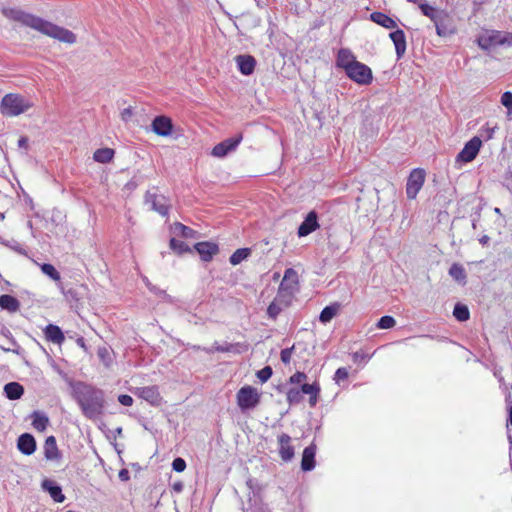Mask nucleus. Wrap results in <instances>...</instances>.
Returning <instances> with one entry per match:
<instances>
[{"mask_svg":"<svg viewBox=\"0 0 512 512\" xmlns=\"http://www.w3.org/2000/svg\"><path fill=\"white\" fill-rule=\"evenodd\" d=\"M1 12L6 18L19 22L24 26L30 27L60 42L68 44L76 42V36L72 31L21 9L3 7Z\"/></svg>","mask_w":512,"mask_h":512,"instance_id":"f257e3e1","label":"nucleus"},{"mask_svg":"<svg viewBox=\"0 0 512 512\" xmlns=\"http://www.w3.org/2000/svg\"><path fill=\"white\" fill-rule=\"evenodd\" d=\"M69 386L73 399L86 418L96 420L104 414L106 399L102 389L83 381L73 380L69 381Z\"/></svg>","mask_w":512,"mask_h":512,"instance_id":"f03ea898","label":"nucleus"},{"mask_svg":"<svg viewBox=\"0 0 512 512\" xmlns=\"http://www.w3.org/2000/svg\"><path fill=\"white\" fill-rule=\"evenodd\" d=\"M478 45L483 50H491L498 46L511 47L512 33L492 30L478 39Z\"/></svg>","mask_w":512,"mask_h":512,"instance_id":"7ed1b4c3","label":"nucleus"},{"mask_svg":"<svg viewBox=\"0 0 512 512\" xmlns=\"http://www.w3.org/2000/svg\"><path fill=\"white\" fill-rule=\"evenodd\" d=\"M29 108L23 97L17 94H7L1 101V112L6 116H17Z\"/></svg>","mask_w":512,"mask_h":512,"instance_id":"20e7f679","label":"nucleus"},{"mask_svg":"<svg viewBox=\"0 0 512 512\" xmlns=\"http://www.w3.org/2000/svg\"><path fill=\"white\" fill-rule=\"evenodd\" d=\"M236 398L237 405L242 411L254 409L260 403V394L257 389L249 385L240 388Z\"/></svg>","mask_w":512,"mask_h":512,"instance_id":"39448f33","label":"nucleus"},{"mask_svg":"<svg viewBox=\"0 0 512 512\" xmlns=\"http://www.w3.org/2000/svg\"><path fill=\"white\" fill-rule=\"evenodd\" d=\"M346 75L354 82L360 85H368L373 80V74L370 67L366 64L356 61L347 71Z\"/></svg>","mask_w":512,"mask_h":512,"instance_id":"423d86ee","label":"nucleus"},{"mask_svg":"<svg viewBox=\"0 0 512 512\" xmlns=\"http://www.w3.org/2000/svg\"><path fill=\"white\" fill-rule=\"evenodd\" d=\"M425 175V170L420 168L411 171L406 183V194L409 199L416 198L425 182Z\"/></svg>","mask_w":512,"mask_h":512,"instance_id":"0eeeda50","label":"nucleus"},{"mask_svg":"<svg viewBox=\"0 0 512 512\" xmlns=\"http://www.w3.org/2000/svg\"><path fill=\"white\" fill-rule=\"evenodd\" d=\"M482 146V139L479 136H474L467 143L456 157L457 162L468 163L473 161L479 153Z\"/></svg>","mask_w":512,"mask_h":512,"instance_id":"6e6552de","label":"nucleus"},{"mask_svg":"<svg viewBox=\"0 0 512 512\" xmlns=\"http://www.w3.org/2000/svg\"><path fill=\"white\" fill-rule=\"evenodd\" d=\"M242 139V133H239L231 138L223 140L213 147L211 155L217 158H223L227 156L230 152L234 151L238 147Z\"/></svg>","mask_w":512,"mask_h":512,"instance_id":"1a4fd4ad","label":"nucleus"},{"mask_svg":"<svg viewBox=\"0 0 512 512\" xmlns=\"http://www.w3.org/2000/svg\"><path fill=\"white\" fill-rule=\"evenodd\" d=\"M298 284V274L293 268L284 272V277L279 285L278 296L291 297Z\"/></svg>","mask_w":512,"mask_h":512,"instance_id":"9d476101","label":"nucleus"},{"mask_svg":"<svg viewBox=\"0 0 512 512\" xmlns=\"http://www.w3.org/2000/svg\"><path fill=\"white\" fill-rule=\"evenodd\" d=\"M145 202L150 204L152 210L158 212L162 216H166L169 212L168 201L163 195H158L148 191L145 195Z\"/></svg>","mask_w":512,"mask_h":512,"instance_id":"9b49d317","label":"nucleus"},{"mask_svg":"<svg viewBox=\"0 0 512 512\" xmlns=\"http://www.w3.org/2000/svg\"><path fill=\"white\" fill-rule=\"evenodd\" d=\"M152 131L159 136H169L173 131L171 118L165 115L156 116L152 121Z\"/></svg>","mask_w":512,"mask_h":512,"instance_id":"f8f14e48","label":"nucleus"},{"mask_svg":"<svg viewBox=\"0 0 512 512\" xmlns=\"http://www.w3.org/2000/svg\"><path fill=\"white\" fill-rule=\"evenodd\" d=\"M320 227L318 223V214L316 211H310L303 222L299 225L297 234L299 237H305L316 231Z\"/></svg>","mask_w":512,"mask_h":512,"instance_id":"ddd939ff","label":"nucleus"},{"mask_svg":"<svg viewBox=\"0 0 512 512\" xmlns=\"http://www.w3.org/2000/svg\"><path fill=\"white\" fill-rule=\"evenodd\" d=\"M292 438L286 434L282 433L278 436V445H279V455L280 458L284 462H290L295 455L294 446L291 444Z\"/></svg>","mask_w":512,"mask_h":512,"instance_id":"4468645a","label":"nucleus"},{"mask_svg":"<svg viewBox=\"0 0 512 512\" xmlns=\"http://www.w3.org/2000/svg\"><path fill=\"white\" fill-rule=\"evenodd\" d=\"M136 395L153 406L160 405L162 400L159 389L156 385L140 387L137 389Z\"/></svg>","mask_w":512,"mask_h":512,"instance_id":"2eb2a0df","label":"nucleus"},{"mask_svg":"<svg viewBox=\"0 0 512 512\" xmlns=\"http://www.w3.org/2000/svg\"><path fill=\"white\" fill-rule=\"evenodd\" d=\"M194 249L204 262L211 261L213 256L219 252L218 245L210 241L198 242L194 245Z\"/></svg>","mask_w":512,"mask_h":512,"instance_id":"dca6fc26","label":"nucleus"},{"mask_svg":"<svg viewBox=\"0 0 512 512\" xmlns=\"http://www.w3.org/2000/svg\"><path fill=\"white\" fill-rule=\"evenodd\" d=\"M37 444L34 436L30 433H23L17 439V448L24 455H32Z\"/></svg>","mask_w":512,"mask_h":512,"instance_id":"f3484780","label":"nucleus"},{"mask_svg":"<svg viewBox=\"0 0 512 512\" xmlns=\"http://www.w3.org/2000/svg\"><path fill=\"white\" fill-rule=\"evenodd\" d=\"M235 61L238 67V70L241 72V74L248 76L251 75L256 66V60L251 55H237L235 57Z\"/></svg>","mask_w":512,"mask_h":512,"instance_id":"a211bd4d","label":"nucleus"},{"mask_svg":"<svg viewBox=\"0 0 512 512\" xmlns=\"http://www.w3.org/2000/svg\"><path fill=\"white\" fill-rule=\"evenodd\" d=\"M389 38L395 46L397 58H402L406 52V36L404 31L395 28V30L389 34Z\"/></svg>","mask_w":512,"mask_h":512,"instance_id":"6ab92c4d","label":"nucleus"},{"mask_svg":"<svg viewBox=\"0 0 512 512\" xmlns=\"http://www.w3.org/2000/svg\"><path fill=\"white\" fill-rule=\"evenodd\" d=\"M41 487L44 491L48 492L51 498L58 503H62L65 500V495L62 493V488L59 484L51 479H44L41 483Z\"/></svg>","mask_w":512,"mask_h":512,"instance_id":"aec40b11","label":"nucleus"},{"mask_svg":"<svg viewBox=\"0 0 512 512\" xmlns=\"http://www.w3.org/2000/svg\"><path fill=\"white\" fill-rule=\"evenodd\" d=\"M315 455H316V445L311 443L307 446L302 453L301 459V469L304 472L311 471L315 468Z\"/></svg>","mask_w":512,"mask_h":512,"instance_id":"412c9836","label":"nucleus"},{"mask_svg":"<svg viewBox=\"0 0 512 512\" xmlns=\"http://www.w3.org/2000/svg\"><path fill=\"white\" fill-rule=\"evenodd\" d=\"M356 57L347 48H341L336 57V66L345 72L356 62Z\"/></svg>","mask_w":512,"mask_h":512,"instance_id":"4be33fe9","label":"nucleus"},{"mask_svg":"<svg viewBox=\"0 0 512 512\" xmlns=\"http://www.w3.org/2000/svg\"><path fill=\"white\" fill-rule=\"evenodd\" d=\"M44 457L47 460H51V461H58L61 458V454L57 447L56 438L54 436H49L45 440Z\"/></svg>","mask_w":512,"mask_h":512,"instance_id":"5701e85b","label":"nucleus"},{"mask_svg":"<svg viewBox=\"0 0 512 512\" xmlns=\"http://www.w3.org/2000/svg\"><path fill=\"white\" fill-rule=\"evenodd\" d=\"M46 339L54 344H62L65 340L64 333L61 328L54 324H49L44 329Z\"/></svg>","mask_w":512,"mask_h":512,"instance_id":"b1692460","label":"nucleus"},{"mask_svg":"<svg viewBox=\"0 0 512 512\" xmlns=\"http://www.w3.org/2000/svg\"><path fill=\"white\" fill-rule=\"evenodd\" d=\"M369 19L372 22H374V23H376V24H378V25H380V26H382V27H384L386 29H395V28H397L396 21L394 19H392L390 16H388L387 14L383 13V12H378V11L373 12V13L370 14Z\"/></svg>","mask_w":512,"mask_h":512,"instance_id":"393cba45","label":"nucleus"},{"mask_svg":"<svg viewBox=\"0 0 512 512\" xmlns=\"http://www.w3.org/2000/svg\"><path fill=\"white\" fill-rule=\"evenodd\" d=\"M4 393L9 400H18L24 394V387L18 382H9L4 386Z\"/></svg>","mask_w":512,"mask_h":512,"instance_id":"a878e982","label":"nucleus"},{"mask_svg":"<svg viewBox=\"0 0 512 512\" xmlns=\"http://www.w3.org/2000/svg\"><path fill=\"white\" fill-rule=\"evenodd\" d=\"M0 307L10 313H15L20 308V302L12 295L3 294L0 296Z\"/></svg>","mask_w":512,"mask_h":512,"instance_id":"bb28decb","label":"nucleus"},{"mask_svg":"<svg viewBox=\"0 0 512 512\" xmlns=\"http://www.w3.org/2000/svg\"><path fill=\"white\" fill-rule=\"evenodd\" d=\"M340 307L341 305L337 302L324 307L319 316L320 322L324 324L330 322L337 315Z\"/></svg>","mask_w":512,"mask_h":512,"instance_id":"cd10ccee","label":"nucleus"},{"mask_svg":"<svg viewBox=\"0 0 512 512\" xmlns=\"http://www.w3.org/2000/svg\"><path fill=\"white\" fill-rule=\"evenodd\" d=\"M449 275L459 283H466L467 274L464 267L459 263H453L449 268Z\"/></svg>","mask_w":512,"mask_h":512,"instance_id":"c85d7f7f","label":"nucleus"},{"mask_svg":"<svg viewBox=\"0 0 512 512\" xmlns=\"http://www.w3.org/2000/svg\"><path fill=\"white\" fill-rule=\"evenodd\" d=\"M114 153L111 148H100L94 152L93 159L98 163H109L113 159Z\"/></svg>","mask_w":512,"mask_h":512,"instance_id":"c756f323","label":"nucleus"},{"mask_svg":"<svg viewBox=\"0 0 512 512\" xmlns=\"http://www.w3.org/2000/svg\"><path fill=\"white\" fill-rule=\"evenodd\" d=\"M31 417L33 418L32 425L36 430L42 432L47 428L49 419L45 414L34 411Z\"/></svg>","mask_w":512,"mask_h":512,"instance_id":"7c9ffc66","label":"nucleus"},{"mask_svg":"<svg viewBox=\"0 0 512 512\" xmlns=\"http://www.w3.org/2000/svg\"><path fill=\"white\" fill-rule=\"evenodd\" d=\"M172 230L174 234L182 236L184 238H195L197 234L195 230L180 222L174 223Z\"/></svg>","mask_w":512,"mask_h":512,"instance_id":"2f4dec72","label":"nucleus"},{"mask_svg":"<svg viewBox=\"0 0 512 512\" xmlns=\"http://www.w3.org/2000/svg\"><path fill=\"white\" fill-rule=\"evenodd\" d=\"M250 255V248H239L230 256L229 262L235 266L246 260Z\"/></svg>","mask_w":512,"mask_h":512,"instance_id":"473e14b6","label":"nucleus"},{"mask_svg":"<svg viewBox=\"0 0 512 512\" xmlns=\"http://www.w3.org/2000/svg\"><path fill=\"white\" fill-rule=\"evenodd\" d=\"M420 10L423 15L429 17L434 23L442 18V12L435 9L433 6L425 3H420Z\"/></svg>","mask_w":512,"mask_h":512,"instance_id":"72a5a7b5","label":"nucleus"},{"mask_svg":"<svg viewBox=\"0 0 512 512\" xmlns=\"http://www.w3.org/2000/svg\"><path fill=\"white\" fill-rule=\"evenodd\" d=\"M453 316L460 322L467 321L470 318L468 307L462 303H457L453 309Z\"/></svg>","mask_w":512,"mask_h":512,"instance_id":"f704fd0d","label":"nucleus"},{"mask_svg":"<svg viewBox=\"0 0 512 512\" xmlns=\"http://www.w3.org/2000/svg\"><path fill=\"white\" fill-rule=\"evenodd\" d=\"M287 402L290 405L299 404L303 400V394L300 388H290L286 392Z\"/></svg>","mask_w":512,"mask_h":512,"instance_id":"c9c22d12","label":"nucleus"},{"mask_svg":"<svg viewBox=\"0 0 512 512\" xmlns=\"http://www.w3.org/2000/svg\"><path fill=\"white\" fill-rule=\"evenodd\" d=\"M285 296H278L275 298L273 302L270 303V305L267 308V314L269 318L276 319L277 316L281 313L282 307L278 304V301H280V298H284Z\"/></svg>","mask_w":512,"mask_h":512,"instance_id":"e433bc0d","label":"nucleus"},{"mask_svg":"<svg viewBox=\"0 0 512 512\" xmlns=\"http://www.w3.org/2000/svg\"><path fill=\"white\" fill-rule=\"evenodd\" d=\"M170 248L180 255L185 252H192L186 243L181 240H177L176 238L170 239Z\"/></svg>","mask_w":512,"mask_h":512,"instance_id":"4c0bfd02","label":"nucleus"},{"mask_svg":"<svg viewBox=\"0 0 512 512\" xmlns=\"http://www.w3.org/2000/svg\"><path fill=\"white\" fill-rule=\"evenodd\" d=\"M41 271L54 281H59L61 278L60 273L56 270V268L52 264H49V263L42 264Z\"/></svg>","mask_w":512,"mask_h":512,"instance_id":"58836bf2","label":"nucleus"},{"mask_svg":"<svg viewBox=\"0 0 512 512\" xmlns=\"http://www.w3.org/2000/svg\"><path fill=\"white\" fill-rule=\"evenodd\" d=\"M396 324L395 319L392 316L385 315L382 316L377 322V328L379 329H390L393 328Z\"/></svg>","mask_w":512,"mask_h":512,"instance_id":"ea45409f","label":"nucleus"},{"mask_svg":"<svg viewBox=\"0 0 512 512\" xmlns=\"http://www.w3.org/2000/svg\"><path fill=\"white\" fill-rule=\"evenodd\" d=\"M302 394H308L309 396L312 394L320 393V385L317 382L312 384L304 383L300 387Z\"/></svg>","mask_w":512,"mask_h":512,"instance_id":"a19ab883","label":"nucleus"},{"mask_svg":"<svg viewBox=\"0 0 512 512\" xmlns=\"http://www.w3.org/2000/svg\"><path fill=\"white\" fill-rule=\"evenodd\" d=\"M496 129H498V126L496 124L494 126H489V124H486V126L480 129L479 137L483 138L485 141H488L493 138Z\"/></svg>","mask_w":512,"mask_h":512,"instance_id":"79ce46f5","label":"nucleus"},{"mask_svg":"<svg viewBox=\"0 0 512 512\" xmlns=\"http://www.w3.org/2000/svg\"><path fill=\"white\" fill-rule=\"evenodd\" d=\"M273 374V370L270 366H265L261 370L257 371L256 376L262 382H267Z\"/></svg>","mask_w":512,"mask_h":512,"instance_id":"37998d69","label":"nucleus"},{"mask_svg":"<svg viewBox=\"0 0 512 512\" xmlns=\"http://www.w3.org/2000/svg\"><path fill=\"white\" fill-rule=\"evenodd\" d=\"M434 24L436 28V33L439 36L446 37L452 33V31L443 23L442 18H440Z\"/></svg>","mask_w":512,"mask_h":512,"instance_id":"c03bdc74","label":"nucleus"},{"mask_svg":"<svg viewBox=\"0 0 512 512\" xmlns=\"http://www.w3.org/2000/svg\"><path fill=\"white\" fill-rule=\"evenodd\" d=\"M10 342H11V345L12 347H3V346H0V348L5 351V352H13L17 355H21L23 354L24 350L21 348V346L15 341L14 338H10Z\"/></svg>","mask_w":512,"mask_h":512,"instance_id":"a18cd8bd","label":"nucleus"},{"mask_svg":"<svg viewBox=\"0 0 512 512\" xmlns=\"http://www.w3.org/2000/svg\"><path fill=\"white\" fill-rule=\"evenodd\" d=\"M501 104L512 112V92L506 91L501 96Z\"/></svg>","mask_w":512,"mask_h":512,"instance_id":"49530a36","label":"nucleus"},{"mask_svg":"<svg viewBox=\"0 0 512 512\" xmlns=\"http://www.w3.org/2000/svg\"><path fill=\"white\" fill-rule=\"evenodd\" d=\"M348 369L345 367H340L336 370L334 375V380L336 383H340L341 381H344L348 378Z\"/></svg>","mask_w":512,"mask_h":512,"instance_id":"de8ad7c7","label":"nucleus"},{"mask_svg":"<svg viewBox=\"0 0 512 512\" xmlns=\"http://www.w3.org/2000/svg\"><path fill=\"white\" fill-rule=\"evenodd\" d=\"M172 468L176 472H183L186 469V461L181 457H177L172 462Z\"/></svg>","mask_w":512,"mask_h":512,"instance_id":"09e8293b","label":"nucleus"},{"mask_svg":"<svg viewBox=\"0 0 512 512\" xmlns=\"http://www.w3.org/2000/svg\"><path fill=\"white\" fill-rule=\"evenodd\" d=\"M307 379V375L304 372H296L289 378L290 384H300Z\"/></svg>","mask_w":512,"mask_h":512,"instance_id":"8fccbe9b","label":"nucleus"},{"mask_svg":"<svg viewBox=\"0 0 512 512\" xmlns=\"http://www.w3.org/2000/svg\"><path fill=\"white\" fill-rule=\"evenodd\" d=\"M294 349V346L290 347V348H285L281 351L280 353V358H281V361L284 363V364H289L290 363V360H291V355H292V351Z\"/></svg>","mask_w":512,"mask_h":512,"instance_id":"3c124183","label":"nucleus"},{"mask_svg":"<svg viewBox=\"0 0 512 512\" xmlns=\"http://www.w3.org/2000/svg\"><path fill=\"white\" fill-rule=\"evenodd\" d=\"M235 348V344L231 343H224L222 345H219L218 343H215L214 350L217 352H231Z\"/></svg>","mask_w":512,"mask_h":512,"instance_id":"603ef678","label":"nucleus"},{"mask_svg":"<svg viewBox=\"0 0 512 512\" xmlns=\"http://www.w3.org/2000/svg\"><path fill=\"white\" fill-rule=\"evenodd\" d=\"M118 401L123 406H131L133 404V398L128 394L119 395Z\"/></svg>","mask_w":512,"mask_h":512,"instance_id":"864d4df0","label":"nucleus"},{"mask_svg":"<svg viewBox=\"0 0 512 512\" xmlns=\"http://www.w3.org/2000/svg\"><path fill=\"white\" fill-rule=\"evenodd\" d=\"M505 185L509 190H512V165L508 167L505 172Z\"/></svg>","mask_w":512,"mask_h":512,"instance_id":"5fc2aeb1","label":"nucleus"},{"mask_svg":"<svg viewBox=\"0 0 512 512\" xmlns=\"http://www.w3.org/2000/svg\"><path fill=\"white\" fill-rule=\"evenodd\" d=\"M133 115V109L132 107L125 108L121 111V120L124 122H128Z\"/></svg>","mask_w":512,"mask_h":512,"instance_id":"6e6d98bb","label":"nucleus"},{"mask_svg":"<svg viewBox=\"0 0 512 512\" xmlns=\"http://www.w3.org/2000/svg\"><path fill=\"white\" fill-rule=\"evenodd\" d=\"M118 477L121 481H128L130 479V473L127 469H121L118 473Z\"/></svg>","mask_w":512,"mask_h":512,"instance_id":"4d7b16f0","label":"nucleus"},{"mask_svg":"<svg viewBox=\"0 0 512 512\" xmlns=\"http://www.w3.org/2000/svg\"><path fill=\"white\" fill-rule=\"evenodd\" d=\"M511 399V395L509 394L506 398V401L509 402V407H508V423L510 425H512V401H510Z\"/></svg>","mask_w":512,"mask_h":512,"instance_id":"13d9d810","label":"nucleus"},{"mask_svg":"<svg viewBox=\"0 0 512 512\" xmlns=\"http://www.w3.org/2000/svg\"><path fill=\"white\" fill-rule=\"evenodd\" d=\"M18 147L28 149V138L25 136H22L18 140Z\"/></svg>","mask_w":512,"mask_h":512,"instance_id":"bf43d9fd","label":"nucleus"},{"mask_svg":"<svg viewBox=\"0 0 512 512\" xmlns=\"http://www.w3.org/2000/svg\"><path fill=\"white\" fill-rule=\"evenodd\" d=\"M97 354L100 359L105 361L106 357L109 356V351L106 348H99Z\"/></svg>","mask_w":512,"mask_h":512,"instance_id":"052dcab7","label":"nucleus"},{"mask_svg":"<svg viewBox=\"0 0 512 512\" xmlns=\"http://www.w3.org/2000/svg\"><path fill=\"white\" fill-rule=\"evenodd\" d=\"M172 489L177 493H181L184 489V485L181 481H177V482L173 483Z\"/></svg>","mask_w":512,"mask_h":512,"instance_id":"680f3d73","label":"nucleus"},{"mask_svg":"<svg viewBox=\"0 0 512 512\" xmlns=\"http://www.w3.org/2000/svg\"><path fill=\"white\" fill-rule=\"evenodd\" d=\"M318 396H319V394H312V395H310V397H309V405L311 407H315L316 406V404L318 402Z\"/></svg>","mask_w":512,"mask_h":512,"instance_id":"e2e57ef3","label":"nucleus"},{"mask_svg":"<svg viewBox=\"0 0 512 512\" xmlns=\"http://www.w3.org/2000/svg\"><path fill=\"white\" fill-rule=\"evenodd\" d=\"M76 342H77L78 346L83 348L85 351L87 350V346L85 344V339L83 337H79Z\"/></svg>","mask_w":512,"mask_h":512,"instance_id":"0e129e2a","label":"nucleus"},{"mask_svg":"<svg viewBox=\"0 0 512 512\" xmlns=\"http://www.w3.org/2000/svg\"><path fill=\"white\" fill-rule=\"evenodd\" d=\"M490 241V237L487 236V235H483L480 239H479V242L482 244V245H487Z\"/></svg>","mask_w":512,"mask_h":512,"instance_id":"69168bd1","label":"nucleus"},{"mask_svg":"<svg viewBox=\"0 0 512 512\" xmlns=\"http://www.w3.org/2000/svg\"><path fill=\"white\" fill-rule=\"evenodd\" d=\"M354 361H358V359L363 358V355H361L359 352H355L353 354Z\"/></svg>","mask_w":512,"mask_h":512,"instance_id":"338daca9","label":"nucleus"},{"mask_svg":"<svg viewBox=\"0 0 512 512\" xmlns=\"http://www.w3.org/2000/svg\"><path fill=\"white\" fill-rule=\"evenodd\" d=\"M408 2L417 4L420 7V3H425V0H407Z\"/></svg>","mask_w":512,"mask_h":512,"instance_id":"774afa93","label":"nucleus"}]
</instances>
